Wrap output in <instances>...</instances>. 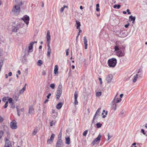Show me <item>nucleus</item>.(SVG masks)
Wrapping results in <instances>:
<instances>
[{"instance_id":"nucleus-45","label":"nucleus","mask_w":147,"mask_h":147,"mask_svg":"<svg viewBox=\"0 0 147 147\" xmlns=\"http://www.w3.org/2000/svg\"><path fill=\"white\" fill-rule=\"evenodd\" d=\"M53 141V140L50 138L48 140L47 142L48 144H50Z\"/></svg>"},{"instance_id":"nucleus-5","label":"nucleus","mask_w":147,"mask_h":147,"mask_svg":"<svg viewBox=\"0 0 147 147\" xmlns=\"http://www.w3.org/2000/svg\"><path fill=\"white\" fill-rule=\"evenodd\" d=\"M117 94L115 96V97L114 98L113 101L112 102V104H116L119 103L121 102V99L120 98H117Z\"/></svg>"},{"instance_id":"nucleus-63","label":"nucleus","mask_w":147,"mask_h":147,"mask_svg":"<svg viewBox=\"0 0 147 147\" xmlns=\"http://www.w3.org/2000/svg\"><path fill=\"white\" fill-rule=\"evenodd\" d=\"M141 132L144 135L145 134V133L144 132V130L143 129H141Z\"/></svg>"},{"instance_id":"nucleus-27","label":"nucleus","mask_w":147,"mask_h":147,"mask_svg":"<svg viewBox=\"0 0 147 147\" xmlns=\"http://www.w3.org/2000/svg\"><path fill=\"white\" fill-rule=\"evenodd\" d=\"M129 18L130 19V21H135L136 17H133L132 16H129Z\"/></svg>"},{"instance_id":"nucleus-12","label":"nucleus","mask_w":147,"mask_h":147,"mask_svg":"<svg viewBox=\"0 0 147 147\" xmlns=\"http://www.w3.org/2000/svg\"><path fill=\"white\" fill-rule=\"evenodd\" d=\"M34 112V109L33 108V106H30V107L29 109V113L31 114H33Z\"/></svg>"},{"instance_id":"nucleus-62","label":"nucleus","mask_w":147,"mask_h":147,"mask_svg":"<svg viewBox=\"0 0 147 147\" xmlns=\"http://www.w3.org/2000/svg\"><path fill=\"white\" fill-rule=\"evenodd\" d=\"M3 55V50L2 49H0V56H1Z\"/></svg>"},{"instance_id":"nucleus-21","label":"nucleus","mask_w":147,"mask_h":147,"mask_svg":"<svg viewBox=\"0 0 147 147\" xmlns=\"http://www.w3.org/2000/svg\"><path fill=\"white\" fill-rule=\"evenodd\" d=\"M76 24L77 26H76L77 29H80L81 26L80 22L78 20L76 21Z\"/></svg>"},{"instance_id":"nucleus-8","label":"nucleus","mask_w":147,"mask_h":147,"mask_svg":"<svg viewBox=\"0 0 147 147\" xmlns=\"http://www.w3.org/2000/svg\"><path fill=\"white\" fill-rule=\"evenodd\" d=\"M15 1L16 3L15 5L18 7L21 6L24 3V1H22V0H15Z\"/></svg>"},{"instance_id":"nucleus-31","label":"nucleus","mask_w":147,"mask_h":147,"mask_svg":"<svg viewBox=\"0 0 147 147\" xmlns=\"http://www.w3.org/2000/svg\"><path fill=\"white\" fill-rule=\"evenodd\" d=\"M19 97V95L18 94H14L13 95V97L14 98V99L16 100V101L18 98Z\"/></svg>"},{"instance_id":"nucleus-54","label":"nucleus","mask_w":147,"mask_h":147,"mask_svg":"<svg viewBox=\"0 0 147 147\" xmlns=\"http://www.w3.org/2000/svg\"><path fill=\"white\" fill-rule=\"evenodd\" d=\"M50 42H47V46L48 47V49H51L50 48Z\"/></svg>"},{"instance_id":"nucleus-60","label":"nucleus","mask_w":147,"mask_h":147,"mask_svg":"<svg viewBox=\"0 0 147 147\" xmlns=\"http://www.w3.org/2000/svg\"><path fill=\"white\" fill-rule=\"evenodd\" d=\"M66 55H69V49H67L66 50Z\"/></svg>"},{"instance_id":"nucleus-64","label":"nucleus","mask_w":147,"mask_h":147,"mask_svg":"<svg viewBox=\"0 0 147 147\" xmlns=\"http://www.w3.org/2000/svg\"><path fill=\"white\" fill-rule=\"evenodd\" d=\"M51 94L50 93H49L48 95L47 96V99H49V97H50V96H51Z\"/></svg>"},{"instance_id":"nucleus-34","label":"nucleus","mask_w":147,"mask_h":147,"mask_svg":"<svg viewBox=\"0 0 147 147\" xmlns=\"http://www.w3.org/2000/svg\"><path fill=\"white\" fill-rule=\"evenodd\" d=\"M66 143L67 144H70V138L68 137L65 138Z\"/></svg>"},{"instance_id":"nucleus-2","label":"nucleus","mask_w":147,"mask_h":147,"mask_svg":"<svg viewBox=\"0 0 147 147\" xmlns=\"http://www.w3.org/2000/svg\"><path fill=\"white\" fill-rule=\"evenodd\" d=\"M20 11V7L15 5L12 9L11 11L15 16L18 15Z\"/></svg>"},{"instance_id":"nucleus-46","label":"nucleus","mask_w":147,"mask_h":147,"mask_svg":"<svg viewBox=\"0 0 147 147\" xmlns=\"http://www.w3.org/2000/svg\"><path fill=\"white\" fill-rule=\"evenodd\" d=\"M61 132H62V129H61L60 130V132L59 133V134L58 137V138H59V137H60V138L61 140Z\"/></svg>"},{"instance_id":"nucleus-47","label":"nucleus","mask_w":147,"mask_h":147,"mask_svg":"<svg viewBox=\"0 0 147 147\" xmlns=\"http://www.w3.org/2000/svg\"><path fill=\"white\" fill-rule=\"evenodd\" d=\"M3 131L2 130H0V139L2 138L3 135Z\"/></svg>"},{"instance_id":"nucleus-15","label":"nucleus","mask_w":147,"mask_h":147,"mask_svg":"<svg viewBox=\"0 0 147 147\" xmlns=\"http://www.w3.org/2000/svg\"><path fill=\"white\" fill-rule=\"evenodd\" d=\"M87 40L86 39V36L84 37V47L85 49H87L88 47Z\"/></svg>"},{"instance_id":"nucleus-28","label":"nucleus","mask_w":147,"mask_h":147,"mask_svg":"<svg viewBox=\"0 0 147 147\" xmlns=\"http://www.w3.org/2000/svg\"><path fill=\"white\" fill-rule=\"evenodd\" d=\"M125 112V111L123 109L122 110L120 113L119 114V116L120 117H123L124 114V113Z\"/></svg>"},{"instance_id":"nucleus-44","label":"nucleus","mask_w":147,"mask_h":147,"mask_svg":"<svg viewBox=\"0 0 147 147\" xmlns=\"http://www.w3.org/2000/svg\"><path fill=\"white\" fill-rule=\"evenodd\" d=\"M88 132V130H86L84 132L83 134V136H86V135L87 133Z\"/></svg>"},{"instance_id":"nucleus-7","label":"nucleus","mask_w":147,"mask_h":147,"mask_svg":"<svg viewBox=\"0 0 147 147\" xmlns=\"http://www.w3.org/2000/svg\"><path fill=\"white\" fill-rule=\"evenodd\" d=\"M10 126L13 129H16L17 128L16 122L15 120H13L10 123Z\"/></svg>"},{"instance_id":"nucleus-39","label":"nucleus","mask_w":147,"mask_h":147,"mask_svg":"<svg viewBox=\"0 0 147 147\" xmlns=\"http://www.w3.org/2000/svg\"><path fill=\"white\" fill-rule=\"evenodd\" d=\"M11 107L13 108L14 109L15 108V105L14 102H13L10 104Z\"/></svg>"},{"instance_id":"nucleus-24","label":"nucleus","mask_w":147,"mask_h":147,"mask_svg":"<svg viewBox=\"0 0 147 147\" xmlns=\"http://www.w3.org/2000/svg\"><path fill=\"white\" fill-rule=\"evenodd\" d=\"M38 131V127H37L34 129L32 133V135L33 136H34V135H35L37 133Z\"/></svg>"},{"instance_id":"nucleus-16","label":"nucleus","mask_w":147,"mask_h":147,"mask_svg":"<svg viewBox=\"0 0 147 147\" xmlns=\"http://www.w3.org/2000/svg\"><path fill=\"white\" fill-rule=\"evenodd\" d=\"M108 114L107 111H106L105 110H103L102 111V118H104L106 117V115Z\"/></svg>"},{"instance_id":"nucleus-61","label":"nucleus","mask_w":147,"mask_h":147,"mask_svg":"<svg viewBox=\"0 0 147 147\" xmlns=\"http://www.w3.org/2000/svg\"><path fill=\"white\" fill-rule=\"evenodd\" d=\"M108 138L107 140H109L112 137V136H110L109 134H108Z\"/></svg>"},{"instance_id":"nucleus-41","label":"nucleus","mask_w":147,"mask_h":147,"mask_svg":"<svg viewBox=\"0 0 147 147\" xmlns=\"http://www.w3.org/2000/svg\"><path fill=\"white\" fill-rule=\"evenodd\" d=\"M99 4H97L96 5V11H99L100 9L99 8Z\"/></svg>"},{"instance_id":"nucleus-33","label":"nucleus","mask_w":147,"mask_h":147,"mask_svg":"<svg viewBox=\"0 0 147 147\" xmlns=\"http://www.w3.org/2000/svg\"><path fill=\"white\" fill-rule=\"evenodd\" d=\"M68 7L67 6L64 5L63 7H61L60 9V11L62 13L63 12L65 8H68Z\"/></svg>"},{"instance_id":"nucleus-38","label":"nucleus","mask_w":147,"mask_h":147,"mask_svg":"<svg viewBox=\"0 0 147 147\" xmlns=\"http://www.w3.org/2000/svg\"><path fill=\"white\" fill-rule=\"evenodd\" d=\"M112 107L113 109L114 110L116 109L117 105L116 104H112Z\"/></svg>"},{"instance_id":"nucleus-40","label":"nucleus","mask_w":147,"mask_h":147,"mask_svg":"<svg viewBox=\"0 0 147 147\" xmlns=\"http://www.w3.org/2000/svg\"><path fill=\"white\" fill-rule=\"evenodd\" d=\"M96 96L97 97H99L101 95V92H98L96 93Z\"/></svg>"},{"instance_id":"nucleus-58","label":"nucleus","mask_w":147,"mask_h":147,"mask_svg":"<svg viewBox=\"0 0 147 147\" xmlns=\"http://www.w3.org/2000/svg\"><path fill=\"white\" fill-rule=\"evenodd\" d=\"M74 104L75 105H77L78 104V102L77 101V99H74Z\"/></svg>"},{"instance_id":"nucleus-3","label":"nucleus","mask_w":147,"mask_h":147,"mask_svg":"<svg viewBox=\"0 0 147 147\" xmlns=\"http://www.w3.org/2000/svg\"><path fill=\"white\" fill-rule=\"evenodd\" d=\"M101 138V135L99 134L98 137L95 138L92 142L91 145L92 146L96 144H98L99 142L100 138Z\"/></svg>"},{"instance_id":"nucleus-53","label":"nucleus","mask_w":147,"mask_h":147,"mask_svg":"<svg viewBox=\"0 0 147 147\" xmlns=\"http://www.w3.org/2000/svg\"><path fill=\"white\" fill-rule=\"evenodd\" d=\"M62 92H61V91L60 92L59 91H57L56 95H59V96H61V95L62 93Z\"/></svg>"},{"instance_id":"nucleus-37","label":"nucleus","mask_w":147,"mask_h":147,"mask_svg":"<svg viewBox=\"0 0 147 147\" xmlns=\"http://www.w3.org/2000/svg\"><path fill=\"white\" fill-rule=\"evenodd\" d=\"M25 86L20 90V93H22L24 92L25 90Z\"/></svg>"},{"instance_id":"nucleus-36","label":"nucleus","mask_w":147,"mask_h":147,"mask_svg":"<svg viewBox=\"0 0 147 147\" xmlns=\"http://www.w3.org/2000/svg\"><path fill=\"white\" fill-rule=\"evenodd\" d=\"M37 65L39 66H40L42 64V61L41 60H39L37 62Z\"/></svg>"},{"instance_id":"nucleus-57","label":"nucleus","mask_w":147,"mask_h":147,"mask_svg":"<svg viewBox=\"0 0 147 147\" xmlns=\"http://www.w3.org/2000/svg\"><path fill=\"white\" fill-rule=\"evenodd\" d=\"M78 29V30H79V32L78 33V35H80V33H81L82 32V31L81 30L80 28V29Z\"/></svg>"},{"instance_id":"nucleus-11","label":"nucleus","mask_w":147,"mask_h":147,"mask_svg":"<svg viewBox=\"0 0 147 147\" xmlns=\"http://www.w3.org/2000/svg\"><path fill=\"white\" fill-rule=\"evenodd\" d=\"M113 76L112 75L110 74H109L107 76L106 79V80L107 83H110L111 82V81L112 80Z\"/></svg>"},{"instance_id":"nucleus-52","label":"nucleus","mask_w":147,"mask_h":147,"mask_svg":"<svg viewBox=\"0 0 147 147\" xmlns=\"http://www.w3.org/2000/svg\"><path fill=\"white\" fill-rule=\"evenodd\" d=\"M8 102L6 101V102L4 106V108H6L8 106Z\"/></svg>"},{"instance_id":"nucleus-20","label":"nucleus","mask_w":147,"mask_h":147,"mask_svg":"<svg viewBox=\"0 0 147 147\" xmlns=\"http://www.w3.org/2000/svg\"><path fill=\"white\" fill-rule=\"evenodd\" d=\"M100 108H99L98 109L97 111H96V113L93 119V121H94V119H95L96 118V117L97 116H98L99 115L98 113L99 112L100 110Z\"/></svg>"},{"instance_id":"nucleus-22","label":"nucleus","mask_w":147,"mask_h":147,"mask_svg":"<svg viewBox=\"0 0 147 147\" xmlns=\"http://www.w3.org/2000/svg\"><path fill=\"white\" fill-rule=\"evenodd\" d=\"M58 67L57 65H56L55 66V68L54 69V74H58Z\"/></svg>"},{"instance_id":"nucleus-59","label":"nucleus","mask_w":147,"mask_h":147,"mask_svg":"<svg viewBox=\"0 0 147 147\" xmlns=\"http://www.w3.org/2000/svg\"><path fill=\"white\" fill-rule=\"evenodd\" d=\"M3 120V117L0 116V123L2 122Z\"/></svg>"},{"instance_id":"nucleus-23","label":"nucleus","mask_w":147,"mask_h":147,"mask_svg":"<svg viewBox=\"0 0 147 147\" xmlns=\"http://www.w3.org/2000/svg\"><path fill=\"white\" fill-rule=\"evenodd\" d=\"M63 104L62 102H59L58 103L56 106V108L58 109H59L62 107Z\"/></svg>"},{"instance_id":"nucleus-49","label":"nucleus","mask_w":147,"mask_h":147,"mask_svg":"<svg viewBox=\"0 0 147 147\" xmlns=\"http://www.w3.org/2000/svg\"><path fill=\"white\" fill-rule=\"evenodd\" d=\"M55 135L54 134H52L51 136L50 139L53 140L54 138L55 137Z\"/></svg>"},{"instance_id":"nucleus-48","label":"nucleus","mask_w":147,"mask_h":147,"mask_svg":"<svg viewBox=\"0 0 147 147\" xmlns=\"http://www.w3.org/2000/svg\"><path fill=\"white\" fill-rule=\"evenodd\" d=\"M96 125L97 126V128H99L101 127V124L100 123H96Z\"/></svg>"},{"instance_id":"nucleus-51","label":"nucleus","mask_w":147,"mask_h":147,"mask_svg":"<svg viewBox=\"0 0 147 147\" xmlns=\"http://www.w3.org/2000/svg\"><path fill=\"white\" fill-rule=\"evenodd\" d=\"M50 87L53 89L55 87V85L54 84H52L50 85Z\"/></svg>"},{"instance_id":"nucleus-10","label":"nucleus","mask_w":147,"mask_h":147,"mask_svg":"<svg viewBox=\"0 0 147 147\" xmlns=\"http://www.w3.org/2000/svg\"><path fill=\"white\" fill-rule=\"evenodd\" d=\"M4 147H11L10 142L7 138L5 139V142Z\"/></svg>"},{"instance_id":"nucleus-19","label":"nucleus","mask_w":147,"mask_h":147,"mask_svg":"<svg viewBox=\"0 0 147 147\" xmlns=\"http://www.w3.org/2000/svg\"><path fill=\"white\" fill-rule=\"evenodd\" d=\"M138 77V74H136L134 76L132 81L134 83L136 82Z\"/></svg>"},{"instance_id":"nucleus-9","label":"nucleus","mask_w":147,"mask_h":147,"mask_svg":"<svg viewBox=\"0 0 147 147\" xmlns=\"http://www.w3.org/2000/svg\"><path fill=\"white\" fill-rule=\"evenodd\" d=\"M62 142L61 140L60 139V138L59 137L57 139V140L56 144V147H61Z\"/></svg>"},{"instance_id":"nucleus-35","label":"nucleus","mask_w":147,"mask_h":147,"mask_svg":"<svg viewBox=\"0 0 147 147\" xmlns=\"http://www.w3.org/2000/svg\"><path fill=\"white\" fill-rule=\"evenodd\" d=\"M74 99H77L78 94L77 91H76L74 93Z\"/></svg>"},{"instance_id":"nucleus-50","label":"nucleus","mask_w":147,"mask_h":147,"mask_svg":"<svg viewBox=\"0 0 147 147\" xmlns=\"http://www.w3.org/2000/svg\"><path fill=\"white\" fill-rule=\"evenodd\" d=\"M8 101L9 103L11 104L13 102H12V99L11 98H9V99H8Z\"/></svg>"},{"instance_id":"nucleus-56","label":"nucleus","mask_w":147,"mask_h":147,"mask_svg":"<svg viewBox=\"0 0 147 147\" xmlns=\"http://www.w3.org/2000/svg\"><path fill=\"white\" fill-rule=\"evenodd\" d=\"M42 75L43 76H45L46 75V73L45 71H43L42 72Z\"/></svg>"},{"instance_id":"nucleus-13","label":"nucleus","mask_w":147,"mask_h":147,"mask_svg":"<svg viewBox=\"0 0 147 147\" xmlns=\"http://www.w3.org/2000/svg\"><path fill=\"white\" fill-rule=\"evenodd\" d=\"M115 53H116V55L119 57H121L124 56V53L122 52L121 51H117Z\"/></svg>"},{"instance_id":"nucleus-6","label":"nucleus","mask_w":147,"mask_h":147,"mask_svg":"<svg viewBox=\"0 0 147 147\" xmlns=\"http://www.w3.org/2000/svg\"><path fill=\"white\" fill-rule=\"evenodd\" d=\"M23 26L20 25L18 24H16L14 25H13L12 27V31L13 32H16L17 30L19 29L20 27H22Z\"/></svg>"},{"instance_id":"nucleus-26","label":"nucleus","mask_w":147,"mask_h":147,"mask_svg":"<svg viewBox=\"0 0 147 147\" xmlns=\"http://www.w3.org/2000/svg\"><path fill=\"white\" fill-rule=\"evenodd\" d=\"M33 42H31L29 46L28 47V50L29 51L31 50L33 48Z\"/></svg>"},{"instance_id":"nucleus-43","label":"nucleus","mask_w":147,"mask_h":147,"mask_svg":"<svg viewBox=\"0 0 147 147\" xmlns=\"http://www.w3.org/2000/svg\"><path fill=\"white\" fill-rule=\"evenodd\" d=\"M55 122L53 121H51L50 123V126H52L53 125H55Z\"/></svg>"},{"instance_id":"nucleus-30","label":"nucleus","mask_w":147,"mask_h":147,"mask_svg":"<svg viewBox=\"0 0 147 147\" xmlns=\"http://www.w3.org/2000/svg\"><path fill=\"white\" fill-rule=\"evenodd\" d=\"M51 52V49H48L47 55L49 57H50Z\"/></svg>"},{"instance_id":"nucleus-32","label":"nucleus","mask_w":147,"mask_h":147,"mask_svg":"<svg viewBox=\"0 0 147 147\" xmlns=\"http://www.w3.org/2000/svg\"><path fill=\"white\" fill-rule=\"evenodd\" d=\"M121 7V5H113V7L114 9L117 8V9H119Z\"/></svg>"},{"instance_id":"nucleus-1","label":"nucleus","mask_w":147,"mask_h":147,"mask_svg":"<svg viewBox=\"0 0 147 147\" xmlns=\"http://www.w3.org/2000/svg\"><path fill=\"white\" fill-rule=\"evenodd\" d=\"M117 61L116 59L112 58L109 59L108 61V64L110 67H114L117 63Z\"/></svg>"},{"instance_id":"nucleus-29","label":"nucleus","mask_w":147,"mask_h":147,"mask_svg":"<svg viewBox=\"0 0 147 147\" xmlns=\"http://www.w3.org/2000/svg\"><path fill=\"white\" fill-rule=\"evenodd\" d=\"M120 35L121 37L123 38L126 37L127 36L126 34L124 32H122L121 33Z\"/></svg>"},{"instance_id":"nucleus-42","label":"nucleus","mask_w":147,"mask_h":147,"mask_svg":"<svg viewBox=\"0 0 147 147\" xmlns=\"http://www.w3.org/2000/svg\"><path fill=\"white\" fill-rule=\"evenodd\" d=\"M114 49L115 51H116L115 52H116L117 51H119V48L118 47L116 46L114 47Z\"/></svg>"},{"instance_id":"nucleus-18","label":"nucleus","mask_w":147,"mask_h":147,"mask_svg":"<svg viewBox=\"0 0 147 147\" xmlns=\"http://www.w3.org/2000/svg\"><path fill=\"white\" fill-rule=\"evenodd\" d=\"M32 52V51H30L28 50L27 48H26L25 50V54L24 55V57L28 56L29 55V52Z\"/></svg>"},{"instance_id":"nucleus-25","label":"nucleus","mask_w":147,"mask_h":147,"mask_svg":"<svg viewBox=\"0 0 147 147\" xmlns=\"http://www.w3.org/2000/svg\"><path fill=\"white\" fill-rule=\"evenodd\" d=\"M62 86L61 84H59L58 86V90L57 91H61V92H62Z\"/></svg>"},{"instance_id":"nucleus-17","label":"nucleus","mask_w":147,"mask_h":147,"mask_svg":"<svg viewBox=\"0 0 147 147\" xmlns=\"http://www.w3.org/2000/svg\"><path fill=\"white\" fill-rule=\"evenodd\" d=\"M57 113L55 111V110H53L52 111V117L55 119L57 117Z\"/></svg>"},{"instance_id":"nucleus-14","label":"nucleus","mask_w":147,"mask_h":147,"mask_svg":"<svg viewBox=\"0 0 147 147\" xmlns=\"http://www.w3.org/2000/svg\"><path fill=\"white\" fill-rule=\"evenodd\" d=\"M46 38L47 42H50L51 36L50 32L49 30L47 31Z\"/></svg>"},{"instance_id":"nucleus-55","label":"nucleus","mask_w":147,"mask_h":147,"mask_svg":"<svg viewBox=\"0 0 147 147\" xmlns=\"http://www.w3.org/2000/svg\"><path fill=\"white\" fill-rule=\"evenodd\" d=\"M7 100L6 98V97H4L2 99V101L4 102H5Z\"/></svg>"},{"instance_id":"nucleus-4","label":"nucleus","mask_w":147,"mask_h":147,"mask_svg":"<svg viewBox=\"0 0 147 147\" xmlns=\"http://www.w3.org/2000/svg\"><path fill=\"white\" fill-rule=\"evenodd\" d=\"M21 19L23 21V22L25 23L27 25L29 24L30 20L29 17L27 15H25Z\"/></svg>"}]
</instances>
